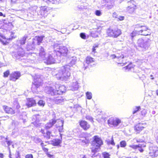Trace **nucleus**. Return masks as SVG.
Here are the masks:
<instances>
[{
	"instance_id": "obj_1",
	"label": "nucleus",
	"mask_w": 158,
	"mask_h": 158,
	"mask_svg": "<svg viewBox=\"0 0 158 158\" xmlns=\"http://www.w3.org/2000/svg\"><path fill=\"white\" fill-rule=\"evenodd\" d=\"M103 144V142L101 137L98 135H95L93 137L90 148L91 152L93 153L92 155V157L97 156L96 153L100 149L101 146Z\"/></svg>"
},
{
	"instance_id": "obj_2",
	"label": "nucleus",
	"mask_w": 158,
	"mask_h": 158,
	"mask_svg": "<svg viewBox=\"0 0 158 158\" xmlns=\"http://www.w3.org/2000/svg\"><path fill=\"white\" fill-rule=\"evenodd\" d=\"M110 57L112 59H116V62L118 65L123 66L127 63L126 57L120 51H117L115 54L111 55Z\"/></svg>"
},
{
	"instance_id": "obj_3",
	"label": "nucleus",
	"mask_w": 158,
	"mask_h": 158,
	"mask_svg": "<svg viewBox=\"0 0 158 158\" xmlns=\"http://www.w3.org/2000/svg\"><path fill=\"white\" fill-rule=\"evenodd\" d=\"M14 106L15 107V109L12 107H9L6 105H3L2 106L3 109L5 112L8 114L10 115L15 114L16 112H19V110L21 108V106L18 102H17L14 104Z\"/></svg>"
},
{
	"instance_id": "obj_4",
	"label": "nucleus",
	"mask_w": 158,
	"mask_h": 158,
	"mask_svg": "<svg viewBox=\"0 0 158 158\" xmlns=\"http://www.w3.org/2000/svg\"><path fill=\"white\" fill-rule=\"evenodd\" d=\"M140 28L141 29L138 30L139 34L144 36H147L150 35V29L147 26L140 25V24H137L135 25V29L139 30Z\"/></svg>"
},
{
	"instance_id": "obj_5",
	"label": "nucleus",
	"mask_w": 158,
	"mask_h": 158,
	"mask_svg": "<svg viewBox=\"0 0 158 158\" xmlns=\"http://www.w3.org/2000/svg\"><path fill=\"white\" fill-rule=\"evenodd\" d=\"M106 33L109 37L117 38L121 34L122 32L121 30L118 28H109L106 30Z\"/></svg>"
},
{
	"instance_id": "obj_6",
	"label": "nucleus",
	"mask_w": 158,
	"mask_h": 158,
	"mask_svg": "<svg viewBox=\"0 0 158 158\" xmlns=\"http://www.w3.org/2000/svg\"><path fill=\"white\" fill-rule=\"evenodd\" d=\"M121 123V120L118 118L111 117L107 121V123L110 127H116Z\"/></svg>"
},
{
	"instance_id": "obj_7",
	"label": "nucleus",
	"mask_w": 158,
	"mask_h": 158,
	"mask_svg": "<svg viewBox=\"0 0 158 158\" xmlns=\"http://www.w3.org/2000/svg\"><path fill=\"white\" fill-rule=\"evenodd\" d=\"M41 141V140L40 139ZM47 144H49L50 143L48 141H45L44 142L41 141L40 145L43 151L45 152L47 156L50 158H53L54 157V155L53 154H50L48 152V148L47 146Z\"/></svg>"
},
{
	"instance_id": "obj_8",
	"label": "nucleus",
	"mask_w": 158,
	"mask_h": 158,
	"mask_svg": "<svg viewBox=\"0 0 158 158\" xmlns=\"http://www.w3.org/2000/svg\"><path fill=\"white\" fill-rule=\"evenodd\" d=\"M70 70V66L68 65H65L63 66V69L61 70L62 74V77L64 79L68 78L70 76V73L69 72Z\"/></svg>"
},
{
	"instance_id": "obj_9",
	"label": "nucleus",
	"mask_w": 158,
	"mask_h": 158,
	"mask_svg": "<svg viewBox=\"0 0 158 158\" xmlns=\"http://www.w3.org/2000/svg\"><path fill=\"white\" fill-rule=\"evenodd\" d=\"M78 123L81 128L84 131H87L91 128L90 124L84 120L81 119L80 120Z\"/></svg>"
},
{
	"instance_id": "obj_10",
	"label": "nucleus",
	"mask_w": 158,
	"mask_h": 158,
	"mask_svg": "<svg viewBox=\"0 0 158 158\" xmlns=\"http://www.w3.org/2000/svg\"><path fill=\"white\" fill-rule=\"evenodd\" d=\"M129 6L126 8V10L128 13L132 14L134 13L137 8V6L135 4V2L133 0L128 2Z\"/></svg>"
},
{
	"instance_id": "obj_11",
	"label": "nucleus",
	"mask_w": 158,
	"mask_h": 158,
	"mask_svg": "<svg viewBox=\"0 0 158 158\" xmlns=\"http://www.w3.org/2000/svg\"><path fill=\"white\" fill-rule=\"evenodd\" d=\"M58 48H56V51L59 52L61 56H66L68 52V48L64 46H58Z\"/></svg>"
},
{
	"instance_id": "obj_12",
	"label": "nucleus",
	"mask_w": 158,
	"mask_h": 158,
	"mask_svg": "<svg viewBox=\"0 0 158 158\" xmlns=\"http://www.w3.org/2000/svg\"><path fill=\"white\" fill-rule=\"evenodd\" d=\"M21 76L20 72L16 71L12 73L10 76V80L13 81H15L18 79Z\"/></svg>"
},
{
	"instance_id": "obj_13",
	"label": "nucleus",
	"mask_w": 158,
	"mask_h": 158,
	"mask_svg": "<svg viewBox=\"0 0 158 158\" xmlns=\"http://www.w3.org/2000/svg\"><path fill=\"white\" fill-rule=\"evenodd\" d=\"M27 102L26 106L28 108H30L36 105V102L35 100L33 98H28L26 99Z\"/></svg>"
},
{
	"instance_id": "obj_14",
	"label": "nucleus",
	"mask_w": 158,
	"mask_h": 158,
	"mask_svg": "<svg viewBox=\"0 0 158 158\" xmlns=\"http://www.w3.org/2000/svg\"><path fill=\"white\" fill-rule=\"evenodd\" d=\"M44 35L36 36L35 38L33 39L32 44L33 45H35L36 44L38 45H40L41 43H42L44 38Z\"/></svg>"
},
{
	"instance_id": "obj_15",
	"label": "nucleus",
	"mask_w": 158,
	"mask_h": 158,
	"mask_svg": "<svg viewBox=\"0 0 158 158\" xmlns=\"http://www.w3.org/2000/svg\"><path fill=\"white\" fill-rule=\"evenodd\" d=\"M66 90V88L64 86L57 85L56 88V89L55 90H53V92L55 93L54 95H56V94L60 95L63 93H64Z\"/></svg>"
},
{
	"instance_id": "obj_16",
	"label": "nucleus",
	"mask_w": 158,
	"mask_h": 158,
	"mask_svg": "<svg viewBox=\"0 0 158 158\" xmlns=\"http://www.w3.org/2000/svg\"><path fill=\"white\" fill-rule=\"evenodd\" d=\"M149 154L152 158L157 157L158 156V150L155 147H150Z\"/></svg>"
},
{
	"instance_id": "obj_17",
	"label": "nucleus",
	"mask_w": 158,
	"mask_h": 158,
	"mask_svg": "<svg viewBox=\"0 0 158 158\" xmlns=\"http://www.w3.org/2000/svg\"><path fill=\"white\" fill-rule=\"evenodd\" d=\"M64 121L60 119H57V121L56 123V127L60 132H62L63 130Z\"/></svg>"
},
{
	"instance_id": "obj_18",
	"label": "nucleus",
	"mask_w": 158,
	"mask_h": 158,
	"mask_svg": "<svg viewBox=\"0 0 158 158\" xmlns=\"http://www.w3.org/2000/svg\"><path fill=\"white\" fill-rule=\"evenodd\" d=\"M6 21V19L2 20L3 24L2 26V28L6 31H10L13 27L14 26L12 23L10 22H8V23H5V21Z\"/></svg>"
},
{
	"instance_id": "obj_19",
	"label": "nucleus",
	"mask_w": 158,
	"mask_h": 158,
	"mask_svg": "<svg viewBox=\"0 0 158 158\" xmlns=\"http://www.w3.org/2000/svg\"><path fill=\"white\" fill-rule=\"evenodd\" d=\"M40 132L42 134H43L44 138L48 139H49L50 138L52 132L49 131L48 129L44 128L42 129L40 131Z\"/></svg>"
},
{
	"instance_id": "obj_20",
	"label": "nucleus",
	"mask_w": 158,
	"mask_h": 158,
	"mask_svg": "<svg viewBox=\"0 0 158 158\" xmlns=\"http://www.w3.org/2000/svg\"><path fill=\"white\" fill-rule=\"evenodd\" d=\"M143 123H139L135 125L134 127V130L137 133H139L144 128Z\"/></svg>"
},
{
	"instance_id": "obj_21",
	"label": "nucleus",
	"mask_w": 158,
	"mask_h": 158,
	"mask_svg": "<svg viewBox=\"0 0 158 158\" xmlns=\"http://www.w3.org/2000/svg\"><path fill=\"white\" fill-rule=\"evenodd\" d=\"M42 83L40 81L38 80L35 79L32 83V88L37 89L42 86Z\"/></svg>"
},
{
	"instance_id": "obj_22",
	"label": "nucleus",
	"mask_w": 158,
	"mask_h": 158,
	"mask_svg": "<svg viewBox=\"0 0 158 158\" xmlns=\"http://www.w3.org/2000/svg\"><path fill=\"white\" fill-rule=\"evenodd\" d=\"M50 8H48L46 6H41L40 10V15L42 16H44L45 14L50 10Z\"/></svg>"
},
{
	"instance_id": "obj_23",
	"label": "nucleus",
	"mask_w": 158,
	"mask_h": 158,
	"mask_svg": "<svg viewBox=\"0 0 158 158\" xmlns=\"http://www.w3.org/2000/svg\"><path fill=\"white\" fill-rule=\"evenodd\" d=\"M146 42L142 38H141L138 40L137 43L138 46L145 48V47L146 45Z\"/></svg>"
},
{
	"instance_id": "obj_24",
	"label": "nucleus",
	"mask_w": 158,
	"mask_h": 158,
	"mask_svg": "<svg viewBox=\"0 0 158 158\" xmlns=\"http://www.w3.org/2000/svg\"><path fill=\"white\" fill-rule=\"evenodd\" d=\"M64 101L63 97L60 95L55 97L54 100L55 103L57 104H61Z\"/></svg>"
},
{
	"instance_id": "obj_25",
	"label": "nucleus",
	"mask_w": 158,
	"mask_h": 158,
	"mask_svg": "<svg viewBox=\"0 0 158 158\" xmlns=\"http://www.w3.org/2000/svg\"><path fill=\"white\" fill-rule=\"evenodd\" d=\"M136 142L137 143L143 142L142 144H139V145H140V146L138 147V148H139V150L140 152H143L144 151L143 148H145L146 146L145 143L143 141L139 139H137Z\"/></svg>"
},
{
	"instance_id": "obj_26",
	"label": "nucleus",
	"mask_w": 158,
	"mask_h": 158,
	"mask_svg": "<svg viewBox=\"0 0 158 158\" xmlns=\"http://www.w3.org/2000/svg\"><path fill=\"white\" fill-rule=\"evenodd\" d=\"M0 36L1 37V38H0V41L3 45L8 44L9 43L8 41L12 39H11L10 38L6 39L5 37L0 34Z\"/></svg>"
},
{
	"instance_id": "obj_27",
	"label": "nucleus",
	"mask_w": 158,
	"mask_h": 158,
	"mask_svg": "<svg viewBox=\"0 0 158 158\" xmlns=\"http://www.w3.org/2000/svg\"><path fill=\"white\" fill-rule=\"evenodd\" d=\"M61 140L58 139H55L51 141V144L53 146H58L61 143Z\"/></svg>"
},
{
	"instance_id": "obj_28",
	"label": "nucleus",
	"mask_w": 158,
	"mask_h": 158,
	"mask_svg": "<svg viewBox=\"0 0 158 158\" xmlns=\"http://www.w3.org/2000/svg\"><path fill=\"white\" fill-rule=\"evenodd\" d=\"M39 55L41 58H44L45 57L46 53L45 51L44 48L42 47H41L40 49Z\"/></svg>"
},
{
	"instance_id": "obj_29",
	"label": "nucleus",
	"mask_w": 158,
	"mask_h": 158,
	"mask_svg": "<svg viewBox=\"0 0 158 158\" xmlns=\"http://www.w3.org/2000/svg\"><path fill=\"white\" fill-rule=\"evenodd\" d=\"M85 62L88 65L94 62L95 61L94 59L90 56H87L85 59Z\"/></svg>"
},
{
	"instance_id": "obj_30",
	"label": "nucleus",
	"mask_w": 158,
	"mask_h": 158,
	"mask_svg": "<svg viewBox=\"0 0 158 158\" xmlns=\"http://www.w3.org/2000/svg\"><path fill=\"white\" fill-rule=\"evenodd\" d=\"M54 58L51 55H49L46 59V63L48 64H51L54 63Z\"/></svg>"
},
{
	"instance_id": "obj_31",
	"label": "nucleus",
	"mask_w": 158,
	"mask_h": 158,
	"mask_svg": "<svg viewBox=\"0 0 158 158\" xmlns=\"http://www.w3.org/2000/svg\"><path fill=\"white\" fill-rule=\"evenodd\" d=\"M134 66L135 65L132 63H130L127 66L124 67L123 69H124L125 70L129 71L132 69H133Z\"/></svg>"
},
{
	"instance_id": "obj_32",
	"label": "nucleus",
	"mask_w": 158,
	"mask_h": 158,
	"mask_svg": "<svg viewBox=\"0 0 158 158\" xmlns=\"http://www.w3.org/2000/svg\"><path fill=\"white\" fill-rule=\"evenodd\" d=\"M103 158H110V155L108 152H105L102 153Z\"/></svg>"
},
{
	"instance_id": "obj_33",
	"label": "nucleus",
	"mask_w": 158,
	"mask_h": 158,
	"mask_svg": "<svg viewBox=\"0 0 158 158\" xmlns=\"http://www.w3.org/2000/svg\"><path fill=\"white\" fill-rule=\"evenodd\" d=\"M90 139L89 137L86 136L84 137V139L82 140V142L85 143H89Z\"/></svg>"
},
{
	"instance_id": "obj_34",
	"label": "nucleus",
	"mask_w": 158,
	"mask_h": 158,
	"mask_svg": "<svg viewBox=\"0 0 158 158\" xmlns=\"http://www.w3.org/2000/svg\"><path fill=\"white\" fill-rule=\"evenodd\" d=\"M136 30H135L133 31L131 34V36L132 38H133L134 36H136L137 35H139V34L138 30L135 29Z\"/></svg>"
},
{
	"instance_id": "obj_35",
	"label": "nucleus",
	"mask_w": 158,
	"mask_h": 158,
	"mask_svg": "<svg viewBox=\"0 0 158 158\" xmlns=\"http://www.w3.org/2000/svg\"><path fill=\"white\" fill-rule=\"evenodd\" d=\"M37 103L39 106L42 107H43L45 106V102L42 100H39Z\"/></svg>"
},
{
	"instance_id": "obj_36",
	"label": "nucleus",
	"mask_w": 158,
	"mask_h": 158,
	"mask_svg": "<svg viewBox=\"0 0 158 158\" xmlns=\"http://www.w3.org/2000/svg\"><path fill=\"white\" fill-rule=\"evenodd\" d=\"M27 38V37L26 36H24L22 38V39L21 40H20V44L23 45L25 44Z\"/></svg>"
},
{
	"instance_id": "obj_37",
	"label": "nucleus",
	"mask_w": 158,
	"mask_h": 158,
	"mask_svg": "<svg viewBox=\"0 0 158 158\" xmlns=\"http://www.w3.org/2000/svg\"><path fill=\"white\" fill-rule=\"evenodd\" d=\"M120 147L122 148H125L127 146V143L125 140H122L120 143Z\"/></svg>"
},
{
	"instance_id": "obj_38",
	"label": "nucleus",
	"mask_w": 158,
	"mask_h": 158,
	"mask_svg": "<svg viewBox=\"0 0 158 158\" xmlns=\"http://www.w3.org/2000/svg\"><path fill=\"white\" fill-rule=\"evenodd\" d=\"M86 98L88 99H90L92 98V95L91 92H87L86 93Z\"/></svg>"
},
{
	"instance_id": "obj_39",
	"label": "nucleus",
	"mask_w": 158,
	"mask_h": 158,
	"mask_svg": "<svg viewBox=\"0 0 158 158\" xmlns=\"http://www.w3.org/2000/svg\"><path fill=\"white\" fill-rule=\"evenodd\" d=\"M53 126L51 124V122L49 121V122L47 123L46 124V125L44 127V128L49 129L51 127H52Z\"/></svg>"
},
{
	"instance_id": "obj_40",
	"label": "nucleus",
	"mask_w": 158,
	"mask_h": 158,
	"mask_svg": "<svg viewBox=\"0 0 158 158\" xmlns=\"http://www.w3.org/2000/svg\"><path fill=\"white\" fill-rule=\"evenodd\" d=\"M140 109L141 107L140 106H135V109L133 111L132 113L133 114H134L136 113L138 111H139L140 110Z\"/></svg>"
},
{
	"instance_id": "obj_41",
	"label": "nucleus",
	"mask_w": 158,
	"mask_h": 158,
	"mask_svg": "<svg viewBox=\"0 0 158 158\" xmlns=\"http://www.w3.org/2000/svg\"><path fill=\"white\" fill-rule=\"evenodd\" d=\"M10 74V71L9 70H7L3 73V77H7Z\"/></svg>"
},
{
	"instance_id": "obj_42",
	"label": "nucleus",
	"mask_w": 158,
	"mask_h": 158,
	"mask_svg": "<svg viewBox=\"0 0 158 158\" xmlns=\"http://www.w3.org/2000/svg\"><path fill=\"white\" fill-rule=\"evenodd\" d=\"M46 2H51L52 4H56L57 2V0H44Z\"/></svg>"
},
{
	"instance_id": "obj_43",
	"label": "nucleus",
	"mask_w": 158,
	"mask_h": 158,
	"mask_svg": "<svg viewBox=\"0 0 158 158\" xmlns=\"http://www.w3.org/2000/svg\"><path fill=\"white\" fill-rule=\"evenodd\" d=\"M57 121V119H56L55 118H52L49 121L53 126L56 123Z\"/></svg>"
},
{
	"instance_id": "obj_44",
	"label": "nucleus",
	"mask_w": 158,
	"mask_h": 158,
	"mask_svg": "<svg viewBox=\"0 0 158 158\" xmlns=\"http://www.w3.org/2000/svg\"><path fill=\"white\" fill-rule=\"evenodd\" d=\"M80 36L82 39L85 40L86 39V36L84 33H81L80 34Z\"/></svg>"
},
{
	"instance_id": "obj_45",
	"label": "nucleus",
	"mask_w": 158,
	"mask_h": 158,
	"mask_svg": "<svg viewBox=\"0 0 158 158\" xmlns=\"http://www.w3.org/2000/svg\"><path fill=\"white\" fill-rule=\"evenodd\" d=\"M98 44H96L92 48V51L94 53H95L96 52V48H98Z\"/></svg>"
},
{
	"instance_id": "obj_46",
	"label": "nucleus",
	"mask_w": 158,
	"mask_h": 158,
	"mask_svg": "<svg viewBox=\"0 0 158 158\" xmlns=\"http://www.w3.org/2000/svg\"><path fill=\"white\" fill-rule=\"evenodd\" d=\"M85 118L87 120H90L92 122H94V119L91 117H90L89 116H85Z\"/></svg>"
},
{
	"instance_id": "obj_47",
	"label": "nucleus",
	"mask_w": 158,
	"mask_h": 158,
	"mask_svg": "<svg viewBox=\"0 0 158 158\" xmlns=\"http://www.w3.org/2000/svg\"><path fill=\"white\" fill-rule=\"evenodd\" d=\"M108 144H111L112 145H115V143L114 142V140L113 138H112L111 139L110 141L108 142Z\"/></svg>"
},
{
	"instance_id": "obj_48",
	"label": "nucleus",
	"mask_w": 158,
	"mask_h": 158,
	"mask_svg": "<svg viewBox=\"0 0 158 158\" xmlns=\"http://www.w3.org/2000/svg\"><path fill=\"white\" fill-rule=\"evenodd\" d=\"M139 145H139V144H138V145H130L129 146L131 148H132L133 149H136L137 148H138V147H139V146H140Z\"/></svg>"
},
{
	"instance_id": "obj_49",
	"label": "nucleus",
	"mask_w": 158,
	"mask_h": 158,
	"mask_svg": "<svg viewBox=\"0 0 158 158\" xmlns=\"http://www.w3.org/2000/svg\"><path fill=\"white\" fill-rule=\"evenodd\" d=\"M25 158H33V155L31 154H27L25 156Z\"/></svg>"
},
{
	"instance_id": "obj_50",
	"label": "nucleus",
	"mask_w": 158,
	"mask_h": 158,
	"mask_svg": "<svg viewBox=\"0 0 158 158\" xmlns=\"http://www.w3.org/2000/svg\"><path fill=\"white\" fill-rule=\"evenodd\" d=\"M95 14L97 16H100L101 15V13L99 10H97L95 12Z\"/></svg>"
},
{
	"instance_id": "obj_51",
	"label": "nucleus",
	"mask_w": 158,
	"mask_h": 158,
	"mask_svg": "<svg viewBox=\"0 0 158 158\" xmlns=\"http://www.w3.org/2000/svg\"><path fill=\"white\" fill-rule=\"evenodd\" d=\"M146 110L144 109L141 112V115L143 116L145 115L146 114Z\"/></svg>"
},
{
	"instance_id": "obj_52",
	"label": "nucleus",
	"mask_w": 158,
	"mask_h": 158,
	"mask_svg": "<svg viewBox=\"0 0 158 158\" xmlns=\"http://www.w3.org/2000/svg\"><path fill=\"white\" fill-rule=\"evenodd\" d=\"M118 20H120V21L123 20L124 19V17L123 16H120L118 18Z\"/></svg>"
},
{
	"instance_id": "obj_53",
	"label": "nucleus",
	"mask_w": 158,
	"mask_h": 158,
	"mask_svg": "<svg viewBox=\"0 0 158 158\" xmlns=\"http://www.w3.org/2000/svg\"><path fill=\"white\" fill-rule=\"evenodd\" d=\"M7 144L8 145V146H9L11 145V142L10 141H6Z\"/></svg>"
},
{
	"instance_id": "obj_54",
	"label": "nucleus",
	"mask_w": 158,
	"mask_h": 158,
	"mask_svg": "<svg viewBox=\"0 0 158 158\" xmlns=\"http://www.w3.org/2000/svg\"><path fill=\"white\" fill-rule=\"evenodd\" d=\"M0 16H3L5 17H6V15L5 14L3 15L2 12H0Z\"/></svg>"
},
{
	"instance_id": "obj_55",
	"label": "nucleus",
	"mask_w": 158,
	"mask_h": 158,
	"mask_svg": "<svg viewBox=\"0 0 158 158\" xmlns=\"http://www.w3.org/2000/svg\"><path fill=\"white\" fill-rule=\"evenodd\" d=\"M113 15L114 17L115 18H117V15L116 12H114L113 13Z\"/></svg>"
},
{
	"instance_id": "obj_56",
	"label": "nucleus",
	"mask_w": 158,
	"mask_h": 158,
	"mask_svg": "<svg viewBox=\"0 0 158 158\" xmlns=\"http://www.w3.org/2000/svg\"><path fill=\"white\" fill-rule=\"evenodd\" d=\"M87 68H88V66L85 65V64H84V66L83 67V68H84V69H85V70Z\"/></svg>"
},
{
	"instance_id": "obj_57",
	"label": "nucleus",
	"mask_w": 158,
	"mask_h": 158,
	"mask_svg": "<svg viewBox=\"0 0 158 158\" xmlns=\"http://www.w3.org/2000/svg\"><path fill=\"white\" fill-rule=\"evenodd\" d=\"M4 157V155L3 153H0V158H3Z\"/></svg>"
},
{
	"instance_id": "obj_58",
	"label": "nucleus",
	"mask_w": 158,
	"mask_h": 158,
	"mask_svg": "<svg viewBox=\"0 0 158 158\" xmlns=\"http://www.w3.org/2000/svg\"><path fill=\"white\" fill-rule=\"evenodd\" d=\"M156 143L158 144V136H157L156 138Z\"/></svg>"
},
{
	"instance_id": "obj_59",
	"label": "nucleus",
	"mask_w": 158,
	"mask_h": 158,
	"mask_svg": "<svg viewBox=\"0 0 158 158\" xmlns=\"http://www.w3.org/2000/svg\"><path fill=\"white\" fill-rule=\"evenodd\" d=\"M150 76L151 77V79L153 80L154 79V78L153 77V76L152 75H150Z\"/></svg>"
},
{
	"instance_id": "obj_60",
	"label": "nucleus",
	"mask_w": 158,
	"mask_h": 158,
	"mask_svg": "<svg viewBox=\"0 0 158 158\" xmlns=\"http://www.w3.org/2000/svg\"><path fill=\"white\" fill-rule=\"evenodd\" d=\"M82 158H87V157L86 155H84L83 156Z\"/></svg>"
},
{
	"instance_id": "obj_61",
	"label": "nucleus",
	"mask_w": 158,
	"mask_h": 158,
	"mask_svg": "<svg viewBox=\"0 0 158 158\" xmlns=\"http://www.w3.org/2000/svg\"><path fill=\"white\" fill-rule=\"evenodd\" d=\"M18 156L16 157V158H21V157L19 155V153H18Z\"/></svg>"
},
{
	"instance_id": "obj_62",
	"label": "nucleus",
	"mask_w": 158,
	"mask_h": 158,
	"mask_svg": "<svg viewBox=\"0 0 158 158\" xmlns=\"http://www.w3.org/2000/svg\"><path fill=\"white\" fill-rule=\"evenodd\" d=\"M117 149H119L120 147V146L119 145H116Z\"/></svg>"
},
{
	"instance_id": "obj_63",
	"label": "nucleus",
	"mask_w": 158,
	"mask_h": 158,
	"mask_svg": "<svg viewBox=\"0 0 158 158\" xmlns=\"http://www.w3.org/2000/svg\"><path fill=\"white\" fill-rule=\"evenodd\" d=\"M156 94L158 96V89L156 90Z\"/></svg>"
},
{
	"instance_id": "obj_64",
	"label": "nucleus",
	"mask_w": 158,
	"mask_h": 158,
	"mask_svg": "<svg viewBox=\"0 0 158 158\" xmlns=\"http://www.w3.org/2000/svg\"><path fill=\"white\" fill-rule=\"evenodd\" d=\"M32 110L33 111H38V110H35V109H32Z\"/></svg>"
}]
</instances>
